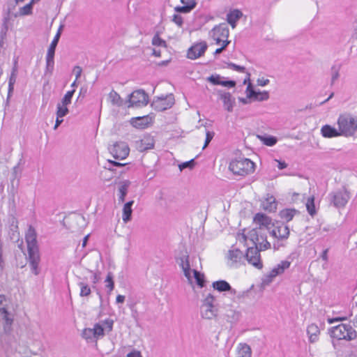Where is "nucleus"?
Here are the masks:
<instances>
[{
    "mask_svg": "<svg viewBox=\"0 0 357 357\" xmlns=\"http://www.w3.org/2000/svg\"><path fill=\"white\" fill-rule=\"evenodd\" d=\"M236 239L245 245H249V241L257 246L259 250H267L271 248V244L267 240V235L259 229H243L236 234Z\"/></svg>",
    "mask_w": 357,
    "mask_h": 357,
    "instance_id": "1",
    "label": "nucleus"
},
{
    "mask_svg": "<svg viewBox=\"0 0 357 357\" xmlns=\"http://www.w3.org/2000/svg\"><path fill=\"white\" fill-rule=\"evenodd\" d=\"M27 243L29 259L32 271L35 275L38 274L40 255L36 241V233L33 228L29 227L25 236Z\"/></svg>",
    "mask_w": 357,
    "mask_h": 357,
    "instance_id": "2",
    "label": "nucleus"
},
{
    "mask_svg": "<svg viewBox=\"0 0 357 357\" xmlns=\"http://www.w3.org/2000/svg\"><path fill=\"white\" fill-rule=\"evenodd\" d=\"M256 165L250 159L238 157L232 159L229 165V169L235 175L246 176L255 171Z\"/></svg>",
    "mask_w": 357,
    "mask_h": 357,
    "instance_id": "3",
    "label": "nucleus"
},
{
    "mask_svg": "<svg viewBox=\"0 0 357 357\" xmlns=\"http://www.w3.org/2000/svg\"><path fill=\"white\" fill-rule=\"evenodd\" d=\"M337 124L342 136L352 137L357 131V119L349 113L341 114L338 116Z\"/></svg>",
    "mask_w": 357,
    "mask_h": 357,
    "instance_id": "4",
    "label": "nucleus"
},
{
    "mask_svg": "<svg viewBox=\"0 0 357 357\" xmlns=\"http://www.w3.org/2000/svg\"><path fill=\"white\" fill-rule=\"evenodd\" d=\"M331 335L337 340H351L356 337V332L349 324H340L333 328Z\"/></svg>",
    "mask_w": 357,
    "mask_h": 357,
    "instance_id": "5",
    "label": "nucleus"
},
{
    "mask_svg": "<svg viewBox=\"0 0 357 357\" xmlns=\"http://www.w3.org/2000/svg\"><path fill=\"white\" fill-rule=\"evenodd\" d=\"M149 102V96L143 90L133 91L129 98V106L142 107Z\"/></svg>",
    "mask_w": 357,
    "mask_h": 357,
    "instance_id": "6",
    "label": "nucleus"
},
{
    "mask_svg": "<svg viewBox=\"0 0 357 357\" xmlns=\"http://www.w3.org/2000/svg\"><path fill=\"white\" fill-rule=\"evenodd\" d=\"M109 153L116 160H124L128 156L130 149L125 142H116L109 148Z\"/></svg>",
    "mask_w": 357,
    "mask_h": 357,
    "instance_id": "7",
    "label": "nucleus"
},
{
    "mask_svg": "<svg viewBox=\"0 0 357 357\" xmlns=\"http://www.w3.org/2000/svg\"><path fill=\"white\" fill-rule=\"evenodd\" d=\"M257 246L248 247L245 253V257L249 264L257 269H261L263 268V263L261 259L260 252Z\"/></svg>",
    "mask_w": 357,
    "mask_h": 357,
    "instance_id": "8",
    "label": "nucleus"
},
{
    "mask_svg": "<svg viewBox=\"0 0 357 357\" xmlns=\"http://www.w3.org/2000/svg\"><path fill=\"white\" fill-rule=\"evenodd\" d=\"M349 199V192L345 188H343L333 193L332 202L335 206L342 208L345 206Z\"/></svg>",
    "mask_w": 357,
    "mask_h": 357,
    "instance_id": "9",
    "label": "nucleus"
},
{
    "mask_svg": "<svg viewBox=\"0 0 357 357\" xmlns=\"http://www.w3.org/2000/svg\"><path fill=\"white\" fill-rule=\"evenodd\" d=\"M154 116L148 114L143 116L133 117L130 119V124L137 129H145L151 126L154 122Z\"/></svg>",
    "mask_w": 357,
    "mask_h": 357,
    "instance_id": "10",
    "label": "nucleus"
},
{
    "mask_svg": "<svg viewBox=\"0 0 357 357\" xmlns=\"http://www.w3.org/2000/svg\"><path fill=\"white\" fill-rule=\"evenodd\" d=\"M114 321L110 319H105L102 324L99 323L96 324L93 328V331L94 332V338L98 339L102 337L105 335V331L107 333H109L113 329Z\"/></svg>",
    "mask_w": 357,
    "mask_h": 357,
    "instance_id": "11",
    "label": "nucleus"
},
{
    "mask_svg": "<svg viewBox=\"0 0 357 357\" xmlns=\"http://www.w3.org/2000/svg\"><path fill=\"white\" fill-rule=\"evenodd\" d=\"M229 29L222 26H218L213 29L212 38L215 44L220 45L225 43H229L228 40Z\"/></svg>",
    "mask_w": 357,
    "mask_h": 357,
    "instance_id": "12",
    "label": "nucleus"
},
{
    "mask_svg": "<svg viewBox=\"0 0 357 357\" xmlns=\"http://www.w3.org/2000/svg\"><path fill=\"white\" fill-rule=\"evenodd\" d=\"M207 47L208 45L205 41H202L194 44L188 50V58L190 59H196L202 56L206 51Z\"/></svg>",
    "mask_w": 357,
    "mask_h": 357,
    "instance_id": "13",
    "label": "nucleus"
},
{
    "mask_svg": "<svg viewBox=\"0 0 357 357\" xmlns=\"http://www.w3.org/2000/svg\"><path fill=\"white\" fill-rule=\"evenodd\" d=\"M174 103L173 97L172 96H167L158 98L153 102L152 105L157 111H164L171 108Z\"/></svg>",
    "mask_w": 357,
    "mask_h": 357,
    "instance_id": "14",
    "label": "nucleus"
},
{
    "mask_svg": "<svg viewBox=\"0 0 357 357\" xmlns=\"http://www.w3.org/2000/svg\"><path fill=\"white\" fill-rule=\"evenodd\" d=\"M271 234L279 241L286 240L290 234L289 228L284 223H278L271 231Z\"/></svg>",
    "mask_w": 357,
    "mask_h": 357,
    "instance_id": "15",
    "label": "nucleus"
},
{
    "mask_svg": "<svg viewBox=\"0 0 357 357\" xmlns=\"http://www.w3.org/2000/svg\"><path fill=\"white\" fill-rule=\"evenodd\" d=\"M214 301V297L209 294L208 295L203 304L202 317L205 319H212L215 316V310L213 303Z\"/></svg>",
    "mask_w": 357,
    "mask_h": 357,
    "instance_id": "16",
    "label": "nucleus"
},
{
    "mask_svg": "<svg viewBox=\"0 0 357 357\" xmlns=\"http://www.w3.org/2000/svg\"><path fill=\"white\" fill-rule=\"evenodd\" d=\"M7 302V298L4 295H0V314L2 316V318L5 321L4 329H10V326L13 324V318L9 317L8 312L6 307V303Z\"/></svg>",
    "mask_w": 357,
    "mask_h": 357,
    "instance_id": "17",
    "label": "nucleus"
},
{
    "mask_svg": "<svg viewBox=\"0 0 357 357\" xmlns=\"http://www.w3.org/2000/svg\"><path fill=\"white\" fill-rule=\"evenodd\" d=\"M152 44L155 47L153 54L157 57H161L162 52L167 51L166 41L162 39L158 33L153 36Z\"/></svg>",
    "mask_w": 357,
    "mask_h": 357,
    "instance_id": "18",
    "label": "nucleus"
},
{
    "mask_svg": "<svg viewBox=\"0 0 357 357\" xmlns=\"http://www.w3.org/2000/svg\"><path fill=\"white\" fill-rule=\"evenodd\" d=\"M246 96L250 99L258 101L266 100L269 98L267 91H255L251 84H249L246 89Z\"/></svg>",
    "mask_w": 357,
    "mask_h": 357,
    "instance_id": "19",
    "label": "nucleus"
},
{
    "mask_svg": "<svg viewBox=\"0 0 357 357\" xmlns=\"http://www.w3.org/2000/svg\"><path fill=\"white\" fill-rule=\"evenodd\" d=\"M253 221L257 225L259 226V227L257 229H259V230H261L262 228L268 229L272 225V219L268 215L261 213H257L255 214L253 218Z\"/></svg>",
    "mask_w": 357,
    "mask_h": 357,
    "instance_id": "20",
    "label": "nucleus"
},
{
    "mask_svg": "<svg viewBox=\"0 0 357 357\" xmlns=\"http://www.w3.org/2000/svg\"><path fill=\"white\" fill-rule=\"evenodd\" d=\"M154 144L155 141L153 137L150 135H145L137 142V146L139 151H144L153 149Z\"/></svg>",
    "mask_w": 357,
    "mask_h": 357,
    "instance_id": "21",
    "label": "nucleus"
},
{
    "mask_svg": "<svg viewBox=\"0 0 357 357\" xmlns=\"http://www.w3.org/2000/svg\"><path fill=\"white\" fill-rule=\"evenodd\" d=\"M60 36H61V32H60V30H59L48 48L47 56H46L47 66L53 65V63H54L55 49H56V47L59 40Z\"/></svg>",
    "mask_w": 357,
    "mask_h": 357,
    "instance_id": "22",
    "label": "nucleus"
},
{
    "mask_svg": "<svg viewBox=\"0 0 357 357\" xmlns=\"http://www.w3.org/2000/svg\"><path fill=\"white\" fill-rule=\"evenodd\" d=\"M218 94L225 109L228 112H231L235 105V99L232 97L231 94L226 91H220Z\"/></svg>",
    "mask_w": 357,
    "mask_h": 357,
    "instance_id": "23",
    "label": "nucleus"
},
{
    "mask_svg": "<svg viewBox=\"0 0 357 357\" xmlns=\"http://www.w3.org/2000/svg\"><path fill=\"white\" fill-rule=\"evenodd\" d=\"M183 4L181 6H176L174 8L175 11L180 13H188L193 10L196 5V0H180Z\"/></svg>",
    "mask_w": 357,
    "mask_h": 357,
    "instance_id": "24",
    "label": "nucleus"
},
{
    "mask_svg": "<svg viewBox=\"0 0 357 357\" xmlns=\"http://www.w3.org/2000/svg\"><path fill=\"white\" fill-rule=\"evenodd\" d=\"M321 135L324 137L332 138L342 136L339 129H336L330 125H325L321 129Z\"/></svg>",
    "mask_w": 357,
    "mask_h": 357,
    "instance_id": "25",
    "label": "nucleus"
},
{
    "mask_svg": "<svg viewBox=\"0 0 357 357\" xmlns=\"http://www.w3.org/2000/svg\"><path fill=\"white\" fill-rule=\"evenodd\" d=\"M290 262L288 261H281L276 267L273 268L270 272L271 277H275L284 273V271L289 268Z\"/></svg>",
    "mask_w": 357,
    "mask_h": 357,
    "instance_id": "26",
    "label": "nucleus"
},
{
    "mask_svg": "<svg viewBox=\"0 0 357 357\" xmlns=\"http://www.w3.org/2000/svg\"><path fill=\"white\" fill-rule=\"evenodd\" d=\"M243 252L239 249L230 250L227 254V259L231 263L240 262L243 258Z\"/></svg>",
    "mask_w": 357,
    "mask_h": 357,
    "instance_id": "27",
    "label": "nucleus"
},
{
    "mask_svg": "<svg viewBox=\"0 0 357 357\" xmlns=\"http://www.w3.org/2000/svg\"><path fill=\"white\" fill-rule=\"evenodd\" d=\"M221 77L219 75L216 76H211L208 78V80L213 83V84L221 85L223 86L227 87H234L236 86V82L234 81H221Z\"/></svg>",
    "mask_w": 357,
    "mask_h": 357,
    "instance_id": "28",
    "label": "nucleus"
},
{
    "mask_svg": "<svg viewBox=\"0 0 357 357\" xmlns=\"http://www.w3.org/2000/svg\"><path fill=\"white\" fill-rule=\"evenodd\" d=\"M297 213L298 211L294 208H284L280 211V217L286 222H289Z\"/></svg>",
    "mask_w": 357,
    "mask_h": 357,
    "instance_id": "29",
    "label": "nucleus"
},
{
    "mask_svg": "<svg viewBox=\"0 0 357 357\" xmlns=\"http://www.w3.org/2000/svg\"><path fill=\"white\" fill-rule=\"evenodd\" d=\"M133 201H130L126 203L123 208V215L122 219L124 222H128L131 219L132 215V205L133 204Z\"/></svg>",
    "mask_w": 357,
    "mask_h": 357,
    "instance_id": "30",
    "label": "nucleus"
},
{
    "mask_svg": "<svg viewBox=\"0 0 357 357\" xmlns=\"http://www.w3.org/2000/svg\"><path fill=\"white\" fill-rule=\"evenodd\" d=\"M242 13L241 11L234 10L227 15V20L232 28H234L236 26V22L240 19Z\"/></svg>",
    "mask_w": 357,
    "mask_h": 357,
    "instance_id": "31",
    "label": "nucleus"
},
{
    "mask_svg": "<svg viewBox=\"0 0 357 357\" xmlns=\"http://www.w3.org/2000/svg\"><path fill=\"white\" fill-rule=\"evenodd\" d=\"M213 287L218 291H227L231 289L230 284L225 280H218L213 282Z\"/></svg>",
    "mask_w": 357,
    "mask_h": 357,
    "instance_id": "32",
    "label": "nucleus"
},
{
    "mask_svg": "<svg viewBox=\"0 0 357 357\" xmlns=\"http://www.w3.org/2000/svg\"><path fill=\"white\" fill-rule=\"evenodd\" d=\"M251 349L246 344H240L238 349L237 357H251Z\"/></svg>",
    "mask_w": 357,
    "mask_h": 357,
    "instance_id": "33",
    "label": "nucleus"
},
{
    "mask_svg": "<svg viewBox=\"0 0 357 357\" xmlns=\"http://www.w3.org/2000/svg\"><path fill=\"white\" fill-rule=\"evenodd\" d=\"M306 208L307 212L311 216H314L317 213V211L315 208V204H314V197L311 196L307 198L306 204Z\"/></svg>",
    "mask_w": 357,
    "mask_h": 357,
    "instance_id": "34",
    "label": "nucleus"
},
{
    "mask_svg": "<svg viewBox=\"0 0 357 357\" xmlns=\"http://www.w3.org/2000/svg\"><path fill=\"white\" fill-rule=\"evenodd\" d=\"M105 286L108 289V293L110 294L114 289V281L112 273H108L105 280Z\"/></svg>",
    "mask_w": 357,
    "mask_h": 357,
    "instance_id": "35",
    "label": "nucleus"
},
{
    "mask_svg": "<svg viewBox=\"0 0 357 357\" xmlns=\"http://www.w3.org/2000/svg\"><path fill=\"white\" fill-rule=\"evenodd\" d=\"M258 138L261 142H263L266 146H272L275 145L277 142V139L275 137L272 136H258Z\"/></svg>",
    "mask_w": 357,
    "mask_h": 357,
    "instance_id": "36",
    "label": "nucleus"
},
{
    "mask_svg": "<svg viewBox=\"0 0 357 357\" xmlns=\"http://www.w3.org/2000/svg\"><path fill=\"white\" fill-rule=\"evenodd\" d=\"M129 185V182L126 181L124 182L123 184L121 185L119 188V201L121 202H123L126 196V194L128 192V188Z\"/></svg>",
    "mask_w": 357,
    "mask_h": 357,
    "instance_id": "37",
    "label": "nucleus"
},
{
    "mask_svg": "<svg viewBox=\"0 0 357 357\" xmlns=\"http://www.w3.org/2000/svg\"><path fill=\"white\" fill-rule=\"evenodd\" d=\"M79 286L80 287V294H79L81 296H88L91 294V291L88 284H86L84 282H80L79 284Z\"/></svg>",
    "mask_w": 357,
    "mask_h": 357,
    "instance_id": "38",
    "label": "nucleus"
},
{
    "mask_svg": "<svg viewBox=\"0 0 357 357\" xmlns=\"http://www.w3.org/2000/svg\"><path fill=\"white\" fill-rule=\"evenodd\" d=\"M68 112L67 105L59 104L57 106L56 116L63 118Z\"/></svg>",
    "mask_w": 357,
    "mask_h": 357,
    "instance_id": "39",
    "label": "nucleus"
},
{
    "mask_svg": "<svg viewBox=\"0 0 357 357\" xmlns=\"http://www.w3.org/2000/svg\"><path fill=\"white\" fill-rule=\"evenodd\" d=\"M194 276L197 281V284L200 287H203L204 286V275L200 273L199 271L195 270L194 271Z\"/></svg>",
    "mask_w": 357,
    "mask_h": 357,
    "instance_id": "40",
    "label": "nucleus"
},
{
    "mask_svg": "<svg viewBox=\"0 0 357 357\" xmlns=\"http://www.w3.org/2000/svg\"><path fill=\"white\" fill-rule=\"evenodd\" d=\"M33 6L29 3L20 9V15H29L32 13Z\"/></svg>",
    "mask_w": 357,
    "mask_h": 357,
    "instance_id": "41",
    "label": "nucleus"
},
{
    "mask_svg": "<svg viewBox=\"0 0 357 357\" xmlns=\"http://www.w3.org/2000/svg\"><path fill=\"white\" fill-rule=\"evenodd\" d=\"M75 90L68 91L62 99V105H68L71 102V99L73 96Z\"/></svg>",
    "mask_w": 357,
    "mask_h": 357,
    "instance_id": "42",
    "label": "nucleus"
},
{
    "mask_svg": "<svg viewBox=\"0 0 357 357\" xmlns=\"http://www.w3.org/2000/svg\"><path fill=\"white\" fill-rule=\"evenodd\" d=\"M82 337L89 340L91 338H94V332L93 331V328H84L82 333Z\"/></svg>",
    "mask_w": 357,
    "mask_h": 357,
    "instance_id": "43",
    "label": "nucleus"
},
{
    "mask_svg": "<svg viewBox=\"0 0 357 357\" xmlns=\"http://www.w3.org/2000/svg\"><path fill=\"white\" fill-rule=\"evenodd\" d=\"M172 22L176 24L178 27H182L183 24V17L179 14H174L172 16Z\"/></svg>",
    "mask_w": 357,
    "mask_h": 357,
    "instance_id": "44",
    "label": "nucleus"
},
{
    "mask_svg": "<svg viewBox=\"0 0 357 357\" xmlns=\"http://www.w3.org/2000/svg\"><path fill=\"white\" fill-rule=\"evenodd\" d=\"M227 67L231 70H236V71H238L239 73H245V67L243 66H238V65H236L235 63H227Z\"/></svg>",
    "mask_w": 357,
    "mask_h": 357,
    "instance_id": "45",
    "label": "nucleus"
},
{
    "mask_svg": "<svg viewBox=\"0 0 357 357\" xmlns=\"http://www.w3.org/2000/svg\"><path fill=\"white\" fill-rule=\"evenodd\" d=\"M109 98L114 104H119L121 102L120 96L115 91H112L109 93Z\"/></svg>",
    "mask_w": 357,
    "mask_h": 357,
    "instance_id": "46",
    "label": "nucleus"
},
{
    "mask_svg": "<svg viewBox=\"0 0 357 357\" xmlns=\"http://www.w3.org/2000/svg\"><path fill=\"white\" fill-rule=\"evenodd\" d=\"M194 165V160H190V161L183 162L178 165V167L181 170L187 168V167H192Z\"/></svg>",
    "mask_w": 357,
    "mask_h": 357,
    "instance_id": "47",
    "label": "nucleus"
},
{
    "mask_svg": "<svg viewBox=\"0 0 357 357\" xmlns=\"http://www.w3.org/2000/svg\"><path fill=\"white\" fill-rule=\"evenodd\" d=\"M347 319V317H337L328 319V324H331L337 321H345Z\"/></svg>",
    "mask_w": 357,
    "mask_h": 357,
    "instance_id": "48",
    "label": "nucleus"
},
{
    "mask_svg": "<svg viewBox=\"0 0 357 357\" xmlns=\"http://www.w3.org/2000/svg\"><path fill=\"white\" fill-rule=\"evenodd\" d=\"M82 68L79 67V66H75L73 69V72L75 73V77H76V80H77V79L81 76V74H82Z\"/></svg>",
    "mask_w": 357,
    "mask_h": 357,
    "instance_id": "49",
    "label": "nucleus"
},
{
    "mask_svg": "<svg viewBox=\"0 0 357 357\" xmlns=\"http://www.w3.org/2000/svg\"><path fill=\"white\" fill-rule=\"evenodd\" d=\"M127 357H142L140 351H131L130 353H129L128 355H127Z\"/></svg>",
    "mask_w": 357,
    "mask_h": 357,
    "instance_id": "50",
    "label": "nucleus"
},
{
    "mask_svg": "<svg viewBox=\"0 0 357 357\" xmlns=\"http://www.w3.org/2000/svg\"><path fill=\"white\" fill-rule=\"evenodd\" d=\"M212 138H213V135H211V133L208 132L206 133V140H205V144H204V147H203L204 149L208 146V143L211 141Z\"/></svg>",
    "mask_w": 357,
    "mask_h": 357,
    "instance_id": "51",
    "label": "nucleus"
},
{
    "mask_svg": "<svg viewBox=\"0 0 357 357\" xmlns=\"http://www.w3.org/2000/svg\"><path fill=\"white\" fill-rule=\"evenodd\" d=\"M276 162H278V167L279 169H283L284 168H286L287 167V165L285 162L284 161H280V160H276Z\"/></svg>",
    "mask_w": 357,
    "mask_h": 357,
    "instance_id": "52",
    "label": "nucleus"
},
{
    "mask_svg": "<svg viewBox=\"0 0 357 357\" xmlns=\"http://www.w3.org/2000/svg\"><path fill=\"white\" fill-rule=\"evenodd\" d=\"M221 47L220 48H218L215 51V54H220L222 52L224 49L228 45V43H225L224 44H220Z\"/></svg>",
    "mask_w": 357,
    "mask_h": 357,
    "instance_id": "53",
    "label": "nucleus"
},
{
    "mask_svg": "<svg viewBox=\"0 0 357 357\" xmlns=\"http://www.w3.org/2000/svg\"><path fill=\"white\" fill-rule=\"evenodd\" d=\"M108 162L116 167H123L126 165V163H121V162H116L114 160H108Z\"/></svg>",
    "mask_w": 357,
    "mask_h": 357,
    "instance_id": "54",
    "label": "nucleus"
},
{
    "mask_svg": "<svg viewBox=\"0 0 357 357\" xmlns=\"http://www.w3.org/2000/svg\"><path fill=\"white\" fill-rule=\"evenodd\" d=\"M328 249H326L323 251V252L321 254V258L325 261H326L328 260Z\"/></svg>",
    "mask_w": 357,
    "mask_h": 357,
    "instance_id": "55",
    "label": "nucleus"
},
{
    "mask_svg": "<svg viewBox=\"0 0 357 357\" xmlns=\"http://www.w3.org/2000/svg\"><path fill=\"white\" fill-rule=\"evenodd\" d=\"M63 122V119L61 117L56 116V123L54 125V129H56L57 127Z\"/></svg>",
    "mask_w": 357,
    "mask_h": 357,
    "instance_id": "56",
    "label": "nucleus"
},
{
    "mask_svg": "<svg viewBox=\"0 0 357 357\" xmlns=\"http://www.w3.org/2000/svg\"><path fill=\"white\" fill-rule=\"evenodd\" d=\"M116 302H117V303H123V302H124V301H125V296H123V295H118V296H116Z\"/></svg>",
    "mask_w": 357,
    "mask_h": 357,
    "instance_id": "57",
    "label": "nucleus"
},
{
    "mask_svg": "<svg viewBox=\"0 0 357 357\" xmlns=\"http://www.w3.org/2000/svg\"><path fill=\"white\" fill-rule=\"evenodd\" d=\"M268 82H269L268 79H263V80L258 79L257 80V83L260 86H265L268 83Z\"/></svg>",
    "mask_w": 357,
    "mask_h": 357,
    "instance_id": "58",
    "label": "nucleus"
},
{
    "mask_svg": "<svg viewBox=\"0 0 357 357\" xmlns=\"http://www.w3.org/2000/svg\"><path fill=\"white\" fill-rule=\"evenodd\" d=\"M89 235H86L84 239H83V242H82V247H85L86 243H87V241H88V238H89Z\"/></svg>",
    "mask_w": 357,
    "mask_h": 357,
    "instance_id": "59",
    "label": "nucleus"
},
{
    "mask_svg": "<svg viewBox=\"0 0 357 357\" xmlns=\"http://www.w3.org/2000/svg\"><path fill=\"white\" fill-rule=\"evenodd\" d=\"M98 280H99V277L97 274L95 273L93 275V283L98 282Z\"/></svg>",
    "mask_w": 357,
    "mask_h": 357,
    "instance_id": "60",
    "label": "nucleus"
},
{
    "mask_svg": "<svg viewBox=\"0 0 357 357\" xmlns=\"http://www.w3.org/2000/svg\"><path fill=\"white\" fill-rule=\"evenodd\" d=\"M298 196H299V194H298V193H294V194H293V195H292V200H293L294 202H296V198H297V197H298Z\"/></svg>",
    "mask_w": 357,
    "mask_h": 357,
    "instance_id": "61",
    "label": "nucleus"
},
{
    "mask_svg": "<svg viewBox=\"0 0 357 357\" xmlns=\"http://www.w3.org/2000/svg\"><path fill=\"white\" fill-rule=\"evenodd\" d=\"M13 84V80L12 79V77L10 79V82H9V86H10V89H12V85Z\"/></svg>",
    "mask_w": 357,
    "mask_h": 357,
    "instance_id": "62",
    "label": "nucleus"
},
{
    "mask_svg": "<svg viewBox=\"0 0 357 357\" xmlns=\"http://www.w3.org/2000/svg\"><path fill=\"white\" fill-rule=\"evenodd\" d=\"M40 0H31V1L29 2L30 4H31L32 6L35 3H37Z\"/></svg>",
    "mask_w": 357,
    "mask_h": 357,
    "instance_id": "63",
    "label": "nucleus"
},
{
    "mask_svg": "<svg viewBox=\"0 0 357 357\" xmlns=\"http://www.w3.org/2000/svg\"><path fill=\"white\" fill-rule=\"evenodd\" d=\"M15 3L17 4L20 2H23L24 0H14Z\"/></svg>",
    "mask_w": 357,
    "mask_h": 357,
    "instance_id": "64",
    "label": "nucleus"
}]
</instances>
